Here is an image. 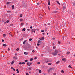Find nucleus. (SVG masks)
Instances as JSON below:
<instances>
[{"label":"nucleus","instance_id":"nucleus-1","mask_svg":"<svg viewBox=\"0 0 75 75\" xmlns=\"http://www.w3.org/2000/svg\"><path fill=\"white\" fill-rule=\"evenodd\" d=\"M32 64V63L28 62L27 64V65H28L29 66H30Z\"/></svg>","mask_w":75,"mask_h":75},{"label":"nucleus","instance_id":"nucleus-2","mask_svg":"<svg viewBox=\"0 0 75 75\" xmlns=\"http://www.w3.org/2000/svg\"><path fill=\"white\" fill-rule=\"evenodd\" d=\"M45 38L44 37H42V38H39V39L41 41H42V40H44Z\"/></svg>","mask_w":75,"mask_h":75},{"label":"nucleus","instance_id":"nucleus-3","mask_svg":"<svg viewBox=\"0 0 75 75\" xmlns=\"http://www.w3.org/2000/svg\"><path fill=\"white\" fill-rule=\"evenodd\" d=\"M26 46L28 48H29V46H30V45L28 43H26Z\"/></svg>","mask_w":75,"mask_h":75},{"label":"nucleus","instance_id":"nucleus-4","mask_svg":"<svg viewBox=\"0 0 75 75\" xmlns=\"http://www.w3.org/2000/svg\"><path fill=\"white\" fill-rule=\"evenodd\" d=\"M66 8V5L65 4H64L63 5V10H65Z\"/></svg>","mask_w":75,"mask_h":75},{"label":"nucleus","instance_id":"nucleus-5","mask_svg":"<svg viewBox=\"0 0 75 75\" xmlns=\"http://www.w3.org/2000/svg\"><path fill=\"white\" fill-rule=\"evenodd\" d=\"M52 54L54 56L57 55V53H56V52H55L54 53H52Z\"/></svg>","mask_w":75,"mask_h":75},{"label":"nucleus","instance_id":"nucleus-6","mask_svg":"<svg viewBox=\"0 0 75 75\" xmlns=\"http://www.w3.org/2000/svg\"><path fill=\"white\" fill-rule=\"evenodd\" d=\"M55 52L57 53H58V52H61V51H58V50H55Z\"/></svg>","mask_w":75,"mask_h":75},{"label":"nucleus","instance_id":"nucleus-7","mask_svg":"<svg viewBox=\"0 0 75 75\" xmlns=\"http://www.w3.org/2000/svg\"><path fill=\"white\" fill-rule=\"evenodd\" d=\"M24 54H25V55H27L28 54V52H24Z\"/></svg>","mask_w":75,"mask_h":75},{"label":"nucleus","instance_id":"nucleus-8","mask_svg":"<svg viewBox=\"0 0 75 75\" xmlns=\"http://www.w3.org/2000/svg\"><path fill=\"white\" fill-rule=\"evenodd\" d=\"M48 5H50V0H48Z\"/></svg>","mask_w":75,"mask_h":75},{"label":"nucleus","instance_id":"nucleus-9","mask_svg":"<svg viewBox=\"0 0 75 75\" xmlns=\"http://www.w3.org/2000/svg\"><path fill=\"white\" fill-rule=\"evenodd\" d=\"M56 2L58 4H59V6H61V4H60V3H59V1H57Z\"/></svg>","mask_w":75,"mask_h":75},{"label":"nucleus","instance_id":"nucleus-10","mask_svg":"<svg viewBox=\"0 0 75 75\" xmlns=\"http://www.w3.org/2000/svg\"><path fill=\"white\" fill-rule=\"evenodd\" d=\"M38 43H42V41H41L40 40H39L38 41Z\"/></svg>","mask_w":75,"mask_h":75},{"label":"nucleus","instance_id":"nucleus-11","mask_svg":"<svg viewBox=\"0 0 75 75\" xmlns=\"http://www.w3.org/2000/svg\"><path fill=\"white\" fill-rule=\"evenodd\" d=\"M28 70H29V71H30L31 70V67H29L28 68Z\"/></svg>","mask_w":75,"mask_h":75},{"label":"nucleus","instance_id":"nucleus-12","mask_svg":"<svg viewBox=\"0 0 75 75\" xmlns=\"http://www.w3.org/2000/svg\"><path fill=\"white\" fill-rule=\"evenodd\" d=\"M52 68H50L49 70H48V72H50V71H51V70H52Z\"/></svg>","mask_w":75,"mask_h":75},{"label":"nucleus","instance_id":"nucleus-13","mask_svg":"<svg viewBox=\"0 0 75 75\" xmlns=\"http://www.w3.org/2000/svg\"><path fill=\"white\" fill-rule=\"evenodd\" d=\"M11 7H12V9H14V5H12Z\"/></svg>","mask_w":75,"mask_h":75},{"label":"nucleus","instance_id":"nucleus-14","mask_svg":"<svg viewBox=\"0 0 75 75\" xmlns=\"http://www.w3.org/2000/svg\"><path fill=\"white\" fill-rule=\"evenodd\" d=\"M22 30L23 31H25V28H24L22 29Z\"/></svg>","mask_w":75,"mask_h":75},{"label":"nucleus","instance_id":"nucleus-15","mask_svg":"<svg viewBox=\"0 0 75 75\" xmlns=\"http://www.w3.org/2000/svg\"><path fill=\"white\" fill-rule=\"evenodd\" d=\"M13 59H17V57H13Z\"/></svg>","mask_w":75,"mask_h":75},{"label":"nucleus","instance_id":"nucleus-16","mask_svg":"<svg viewBox=\"0 0 75 75\" xmlns=\"http://www.w3.org/2000/svg\"><path fill=\"white\" fill-rule=\"evenodd\" d=\"M13 63H14V61H12V62L11 63V64L12 65V64H13Z\"/></svg>","mask_w":75,"mask_h":75},{"label":"nucleus","instance_id":"nucleus-17","mask_svg":"<svg viewBox=\"0 0 75 75\" xmlns=\"http://www.w3.org/2000/svg\"><path fill=\"white\" fill-rule=\"evenodd\" d=\"M10 3H11V2H7L6 3V4H10Z\"/></svg>","mask_w":75,"mask_h":75},{"label":"nucleus","instance_id":"nucleus-18","mask_svg":"<svg viewBox=\"0 0 75 75\" xmlns=\"http://www.w3.org/2000/svg\"><path fill=\"white\" fill-rule=\"evenodd\" d=\"M32 40H33V39L32 38H30L29 39V41H32Z\"/></svg>","mask_w":75,"mask_h":75},{"label":"nucleus","instance_id":"nucleus-19","mask_svg":"<svg viewBox=\"0 0 75 75\" xmlns=\"http://www.w3.org/2000/svg\"><path fill=\"white\" fill-rule=\"evenodd\" d=\"M25 42H26V41L25 40V41H24L23 42V44H24L25 45Z\"/></svg>","mask_w":75,"mask_h":75},{"label":"nucleus","instance_id":"nucleus-20","mask_svg":"<svg viewBox=\"0 0 75 75\" xmlns=\"http://www.w3.org/2000/svg\"><path fill=\"white\" fill-rule=\"evenodd\" d=\"M23 24H24V23H21V26H22L23 25Z\"/></svg>","mask_w":75,"mask_h":75},{"label":"nucleus","instance_id":"nucleus-21","mask_svg":"<svg viewBox=\"0 0 75 75\" xmlns=\"http://www.w3.org/2000/svg\"><path fill=\"white\" fill-rule=\"evenodd\" d=\"M0 57H1L2 58H3V57H4V55L3 54H2V55H1Z\"/></svg>","mask_w":75,"mask_h":75},{"label":"nucleus","instance_id":"nucleus-22","mask_svg":"<svg viewBox=\"0 0 75 75\" xmlns=\"http://www.w3.org/2000/svg\"><path fill=\"white\" fill-rule=\"evenodd\" d=\"M59 61H58L56 63V64H59Z\"/></svg>","mask_w":75,"mask_h":75},{"label":"nucleus","instance_id":"nucleus-23","mask_svg":"<svg viewBox=\"0 0 75 75\" xmlns=\"http://www.w3.org/2000/svg\"><path fill=\"white\" fill-rule=\"evenodd\" d=\"M3 46H4V47H6L7 46V45H6V44H3Z\"/></svg>","mask_w":75,"mask_h":75},{"label":"nucleus","instance_id":"nucleus-24","mask_svg":"<svg viewBox=\"0 0 75 75\" xmlns=\"http://www.w3.org/2000/svg\"><path fill=\"white\" fill-rule=\"evenodd\" d=\"M51 64H52V63H48L49 65H51Z\"/></svg>","mask_w":75,"mask_h":75},{"label":"nucleus","instance_id":"nucleus-25","mask_svg":"<svg viewBox=\"0 0 75 75\" xmlns=\"http://www.w3.org/2000/svg\"><path fill=\"white\" fill-rule=\"evenodd\" d=\"M34 30V29H32L31 30V33H33Z\"/></svg>","mask_w":75,"mask_h":75},{"label":"nucleus","instance_id":"nucleus-26","mask_svg":"<svg viewBox=\"0 0 75 75\" xmlns=\"http://www.w3.org/2000/svg\"><path fill=\"white\" fill-rule=\"evenodd\" d=\"M65 59H65V58H64V59H62V61H64L65 60Z\"/></svg>","mask_w":75,"mask_h":75},{"label":"nucleus","instance_id":"nucleus-27","mask_svg":"<svg viewBox=\"0 0 75 75\" xmlns=\"http://www.w3.org/2000/svg\"><path fill=\"white\" fill-rule=\"evenodd\" d=\"M70 53V52H67V53L66 54H69Z\"/></svg>","mask_w":75,"mask_h":75},{"label":"nucleus","instance_id":"nucleus-28","mask_svg":"<svg viewBox=\"0 0 75 75\" xmlns=\"http://www.w3.org/2000/svg\"><path fill=\"white\" fill-rule=\"evenodd\" d=\"M18 50H19V48H18H18L16 49V51H18Z\"/></svg>","mask_w":75,"mask_h":75},{"label":"nucleus","instance_id":"nucleus-29","mask_svg":"<svg viewBox=\"0 0 75 75\" xmlns=\"http://www.w3.org/2000/svg\"><path fill=\"white\" fill-rule=\"evenodd\" d=\"M22 16H23V14H21V15H20V17H22Z\"/></svg>","mask_w":75,"mask_h":75},{"label":"nucleus","instance_id":"nucleus-30","mask_svg":"<svg viewBox=\"0 0 75 75\" xmlns=\"http://www.w3.org/2000/svg\"><path fill=\"white\" fill-rule=\"evenodd\" d=\"M73 6H75V2H74L73 3Z\"/></svg>","mask_w":75,"mask_h":75},{"label":"nucleus","instance_id":"nucleus-31","mask_svg":"<svg viewBox=\"0 0 75 75\" xmlns=\"http://www.w3.org/2000/svg\"><path fill=\"white\" fill-rule=\"evenodd\" d=\"M33 59V58H30V61H32V60Z\"/></svg>","mask_w":75,"mask_h":75},{"label":"nucleus","instance_id":"nucleus-32","mask_svg":"<svg viewBox=\"0 0 75 75\" xmlns=\"http://www.w3.org/2000/svg\"><path fill=\"white\" fill-rule=\"evenodd\" d=\"M61 72H62V73H64V70H62L61 71Z\"/></svg>","mask_w":75,"mask_h":75},{"label":"nucleus","instance_id":"nucleus-33","mask_svg":"<svg viewBox=\"0 0 75 75\" xmlns=\"http://www.w3.org/2000/svg\"><path fill=\"white\" fill-rule=\"evenodd\" d=\"M10 26H13V24H10Z\"/></svg>","mask_w":75,"mask_h":75},{"label":"nucleus","instance_id":"nucleus-34","mask_svg":"<svg viewBox=\"0 0 75 75\" xmlns=\"http://www.w3.org/2000/svg\"><path fill=\"white\" fill-rule=\"evenodd\" d=\"M22 64H23V65H24L25 64V62H23L22 63Z\"/></svg>","mask_w":75,"mask_h":75},{"label":"nucleus","instance_id":"nucleus-35","mask_svg":"<svg viewBox=\"0 0 75 75\" xmlns=\"http://www.w3.org/2000/svg\"><path fill=\"white\" fill-rule=\"evenodd\" d=\"M25 62H28V60H25Z\"/></svg>","mask_w":75,"mask_h":75},{"label":"nucleus","instance_id":"nucleus-36","mask_svg":"<svg viewBox=\"0 0 75 75\" xmlns=\"http://www.w3.org/2000/svg\"><path fill=\"white\" fill-rule=\"evenodd\" d=\"M19 64H20V65H22V63H21V62H19Z\"/></svg>","mask_w":75,"mask_h":75},{"label":"nucleus","instance_id":"nucleus-37","mask_svg":"<svg viewBox=\"0 0 75 75\" xmlns=\"http://www.w3.org/2000/svg\"><path fill=\"white\" fill-rule=\"evenodd\" d=\"M3 37H5V36H6V34H4L3 35Z\"/></svg>","mask_w":75,"mask_h":75},{"label":"nucleus","instance_id":"nucleus-38","mask_svg":"<svg viewBox=\"0 0 75 75\" xmlns=\"http://www.w3.org/2000/svg\"><path fill=\"white\" fill-rule=\"evenodd\" d=\"M39 73H41V70H40L39 71Z\"/></svg>","mask_w":75,"mask_h":75},{"label":"nucleus","instance_id":"nucleus-39","mask_svg":"<svg viewBox=\"0 0 75 75\" xmlns=\"http://www.w3.org/2000/svg\"><path fill=\"white\" fill-rule=\"evenodd\" d=\"M13 71H16V70H15V69L14 68L13 69Z\"/></svg>","mask_w":75,"mask_h":75},{"label":"nucleus","instance_id":"nucleus-40","mask_svg":"<svg viewBox=\"0 0 75 75\" xmlns=\"http://www.w3.org/2000/svg\"><path fill=\"white\" fill-rule=\"evenodd\" d=\"M41 32L44 33V32L45 31H44V30H41Z\"/></svg>","mask_w":75,"mask_h":75},{"label":"nucleus","instance_id":"nucleus-41","mask_svg":"<svg viewBox=\"0 0 75 75\" xmlns=\"http://www.w3.org/2000/svg\"><path fill=\"white\" fill-rule=\"evenodd\" d=\"M48 9L49 10H50V7L49 6L48 7Z\"/></svg>","mask_w":75,"mask_h":75},{"label":"nucleus","instance_id":"nucleus-42","mask_svg":"<svg viewBox=\"0 0 75 75\" xmlns=\"http://www.w3.org/2000/svg\"><path fill=\"white\" fill-rule=\"evenodd\" d=\"M23 21V19H21L20 20V21Z\"/></svg>","mask_w":75,"mask_h":75},{"label":"nucleus","instance_id":"nucleus-43","mask_svg":"<svg viewBox=\"0 0 75 75\" xmlns=\"http://www.w3.org/2000/svg\"><path fill=\"white\" fill-rule=\"evenodd\" d=\"M8 22H9V21H6V23H8Z\"/></svg>","mask_w":75,"mask_h":75},{"label":"nucleus","instance_id":"nucleus-44","mask_svg":"<svg viewBox=\"0 0 75 75\" xmlns=\"http://www.w3.org/2000/svg\"><path fill=\"white\" fill-rule=\"evenodd\" d=\"M30 28H31V29H32V28H33V27L32 26H30Z\"/></svg>","mask_w":75,"mask_h":75},{"label":"nucleus","instance_id":"nucleus-45","mask_svg":"<svg viewBox=\"0 0 75 75\" xmlns=\"http://www.w3.org/2000/svg\"><path fill=\"white\" fill-rule=\"evenodd\" d=\"M47 24H48V25H50V23H47Z\"/></svg>","mask_w":75,"mask_h":75},{"label":"nucleus","instance_id":"nucleus-46","mask_svg":"<svg viewBox=\"0 0 75 75\" xmlns=\"http://www.w3.org/2000/svg\"><path fill=\"white\" fill-rule=\"evenodd\" d=\"M55 48H56V47H55V46H54L53 47V48L54 49H55Z\"/></svg>","mask_w":75,"mask_h":75},{"label":"nucleus","instance_id":"nucleus-47","mask_svg":"<svg viewBox=\"0 0 75 75\" xmlns=\"http://www.w3.org/2000/svg\"><path fill=\"white\" fill-rule=\"evenodd\" d=\"M37 45H38V46H39V45H40V44L38 43L37 44Z\"/></svg>","mask_w":75,"mask_h":75},{"label":"nucleus","instance_id":"nucleus-48","mask_svg":"<svg viewBox=\"0 0 75 75\" xmlns=\"http://www.w3.org/2000/svg\"><path fill=\"white\" fill-rule=\"evenodd\" d=\"M40 64V62H38V64Z\"/></svg>","mask_w":75,"mask_h":75},{"label":"nucleus","instance_id":"nucleus-49","mask_svg":"<svg viewBox=\"0 0 75 75\" xmlns=\"http://www.w3.org/2000/svg\"><path fill=\"white\" fill-rule=\"evenodd\" d=\"M71 66V65H69L68 66V67H69V68H70Z\"/></svg>","mask_w":75,"mask_h":75},{"label":"nucleus","instance_id":"nucleus-50","mask_svg":"<svg viewBox=\"0 0 75 75\" xmlns=\"http://www.w3.org/2000/svg\"><path fill=\"white\" fill-rule=\"evenodd\" d=\"M32 52H35V51H34V50H33Z\"/></svg>","mask_w":75,"mask_h":75},{"label":"nucleus","instance_id":"nucleus-51","mask_svg":"<svg viewBox=\"0 0 75 75\" xmlns=\"http://www.w3.org/2000/svg\"><path fill=\"white\" fill-rule=\"evenodd\" d=\"M42 16H40V18H42Z\"/></svg>","mask_w":75,"mask_h":75},{"label":"nucleus","instance_id":"nucleus-52","mask_svg":"<svg viewBox=\"0 0 75 75\" xmlns=\"http://www.w3.org/2000/svg\"><path fill=\"white\" fill-rule=\"evenodd\" d=\"M8 51H10V49L9 48H8Z\"/></svg>","mask_w":75,"mask_h":75},{"label":"nucleus","instance_id":"nucleus-53","mask_svg":"<svg viewBox=\"0 0 75 75\" xmlns=\"http://www.w3.org/2000/svg\"><path fill=\"white\" fill-rule=\"evenodd\" d=\"M52 40H55V38H52Z\"/></svg>","mask_w":75,"mask_h":75},{"label":"nucleus","instance_id":"nucleus-54","mask_svg":"<svg viewBox=\"0 0 75 75\" xmlns=\"http://www.w3.org/2000/svg\"><path fill=\"white\" fill-rule=\"evenodd\" d=\"M7 13H9V12H10V11H7Z\"/></svg>","mask_w":75,"mask_h":75},{"label":"nucleus","instance_id":"nucleus-55","mask_svg":"<svg viewBox=\"0 0 75 75\" xmlns=\"http://www.w3.org/2000/svg\"><path fill=\"white\" fill-rule=\"evenodd\" d=\"M58 43H59V44H61V42H58Z\"/></svg>","mask_w":75,"mask_h":75},{"label":"nucleus","instance_id":"nucleus-56","mask_svg":"<svg viewBox=\"0 0 75 75\" xmlns=\"http://www.w3.org/2000/svg\"><path fill=\"white\" fill-rule=\"evenodd\" d=\"M20 72V71H18L17 72V73H18Z\"/></svg>","mask_w":75,"mask_h":75},{"label":"nucleus","instance_id":"nucleus-57","mask_svg":"<svg viewBox=\"0 0 75 75\" xmlns=\"http://www.w3.org/2000/svg\"><path fill=\"white\" fill-rule=\"evenodd\" d=\"M35 59H37V57H35L34 58Z\"/></svg>","mask_w":75,"mask_h":75},{"label":"nucleus","instance_id":"nucleus-58","mask_svg":"<svg viewBox=\"0 0 75 75\" xmlns=\"http://www.w3.org/2000/svg\"><path fill=\"white\" fill-rule=\"evenodd\" d=\"M26 75H29V74H28V73H26Z\"/></svg>","mask_w":75,"mask_h":75},{"label":"nucleus","instance_id":"nucleus-59","mask_svg":"<svg viewBox=\"0 0 75 75\" xmlns=\"http://www.w3.org/2000/svg\"><path fill=\"white\" fill-rule=\"evenodd\" d=\"M27 30H28V31H30V29H27Z\"/></svg>","mask_w":75,"mask_h":75},{"label":"nucleus","instance_id":"nucleus-60","mask_svg":"<svg viewBox=\"0 0 75 75\" xmlns=\"http://www.w3.org/2000/svg\"><path fill=\"white\" fill-rule=\"evenodd\" d=\"M16 71L17 72L18 71V69H16Z\"/></svg>","mask_w":75,"mask_h":75},{"label":"nucleus","instance_id":"nucleus-61","mask_svg":"<svg viewBox=\"0 0 75 75\" xmlns=\"http://www.w3.org/2000/svg\"><path fill=\"white\" fill-rule=\"evenodd\" d=\"M11 69H13V67H11Z\"/></svg>","mask_w":75,"mask_h":75},{"label":"nucleus","instance_id":"nucleus-62","mask_svg":"<svg viewBox=\"0 0 75 75\" xmlns=\"http://www.w3.org/2000/svg\"><path fill=\"white\" fill-rule=\"evenodd\" d=\"M49 61H48V60H47L46 61V63H47V62H49Z\"/></svg>","mask_w":75,"mask_h":75},{"label":"nucleus","instance_id":"nucleus-63","mask_svg":"<svg viewBox=\"0 0 75 75\" xmlns=\"http://www.w3.org/2000/svg\"><path fill=\"white\" fill-rule=\"evenodd\" d=\"M2 42H4V40L3 39L2 40Z\"/></svg>","mask_w":75,"mask_h":75},{"label":"nucleus","instance_id":"nucleus-64","mask_svg":"<svg viewBox=\"0 0 75 75\" xmlns=\"http://www.w3.org/2000/svg\"><path fill=\"white\" fill-rule=\"evenodd\" d=\"M74 57H75V54L73 55Z\"/></svg>","mask_w":75,"mask_h":75}]
</instances>
